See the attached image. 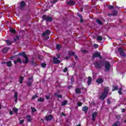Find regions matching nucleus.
<instances>
[{
	"instance_id": "1",
	"label": "nucleus",
	"mask_w": 126,
	"mask_h": 126,
	"mask_svg": "<svg viewBox=\"0 0 126 126\" xmlns=\"http://www.w3.org/2000/svg\"><path fill=\"white\" fill-rule=\"evenodd\" d=\"M109 91H110V89H109V87H106L104 88V91L102 93H101V95L99 96L100 100L101 101H104L107 98L108 96V94L109 93Z\"/></svg>"
},
{
	"instance_id": "2",
	"label": "nucleus",
	"mask_w": 126,
	"mask_h": 126,
	"mask_svg": "<svg viewBox=\"0 0 126 126\" xmlns=\"http://www.w3.org/2000/svg\"><path fill=\"white\" fill-rule=\"evenodd\" d=\"M18 56H21L25 58V61L23 60V63L25 64H27V63H29V58H28V57H27V55H26V53H25V52H20V53H19Z\"/></svg>"
},
{
	"instance_id": "3",
	"label": "nucleus",
	"mask_w": 126,
	"mask_h": 126,
	"mask_svg": "<svg viewBox=\"0 0 126 126\" xmlns=\"http://www.w3.org/2000/svg\"><path fill=\"white\" fill-rule=\"evenodd\" d=\"M43 20H46L47 22H52L53 21V18L50 16H47L46 15H44L42 17Z\"/></svg>"
},
{
	"instance_id": "4",
	"label": "nucleus",
	"mask_w": 126,
	"mask_h": 126,
	"mask_svg": "<svg viewBox=\"0 0 126 126\" xmlns=\"http://www.w3.org/2000/svg\"><path fill=\"white\" fill-rule=\"evenodd\" d=\"M119 53H120L121 57H126V55L124 51V49L122 47H120L118 50Z\"/></svg>"
},
{
	"instance_id": "5",
	"label": "nucleus",
	"mask_w": 126,
	"mask_h": 126,
	"mask_svg": "<svg viewBox=\"0 0 126 126\" xmlns=\"http://www.w3.org/2000/svg\"><path fill=\"white\" fill-rule=\"evenodd\" d=\"M102 63V61H100L99 63L98 62H95L94 63V64L96 68H98L99 69L101 68V64Z\"/></svg>"
},
{
	"instance_id": "6",
	"label": "nucleus",
	"mask_w": 126,
	"mask_h": 126,
	"mask_svg": "<svg viewBox=\"0 0 126 126\" xmlns=\"http://www.w3.org/2000/svg\"><path fill=\"white\" fill-rule=\"evenodd\" d=\"M105 69L107 70H110V68H111V64H110V62L106 61L105 63Z\"/></svg>"
},
{
	"instance_id": "7",
	"label": "nucleus",
	"mask_w": 126,
	"mask_h": 126,
	"mask_svg": "<svg viewBox=\"0 0 126 126\" xmlns=\"http://www.w3.org/2000/svg\"><path fill=\"white\" fill-rule=\"evenodd\" d=\"M25 5H26V3H25V1H22L20 2V5L19 6V9L20 10H22L24 7H25Z\"/></svg>"
},
{
	"instance_id": "8",
	"label": "nucleus",
	"mask_w": 126,
	"mask_h": 126,
	"mask_svg": "<svg viewBox=\"0 0 126 126\" xmlns=\"http://www.w3.org/2000/svg\"><path fill=\"white\" fill-rule=\"evenodd\" d=\"M52 63H54V64H58V63H61V61L59 60L57 57H54Z\"/></svg>"
},
{
	"instance_id": "9",
	"label": "nucleus",
	"mask_w": 126,
	"mask_h": 126,
	"mask_svg": "<svg viewBox=\"0 0 126 126\" xmlns=\"http://www.w3.org/2000/svg\"><path fill=\"white\" fill-rule=\"evenodd\" d=\"M44 120L45 121H47V122H49L50 121H52L53 120V115H50L46 116L45 117Z\"/></svg>"
},
{
	"instance_id": "10",
	"label": "nucleus",
	"mask_w": 126,
	"mask_h": 126,
	"mask_svg": "<svg viewBox=\"0 0 126 126\" xmlns=\"http://www.w3.org/2000/svg\"><path fill=\"white\" fill-rule=\"evenodd\" d=\"M66 3L68 5H70V6H73V5L75 4L76 2L75 1L69 0V1H67L66 2Z\"/></svg>"
},
{
	"instance_id": "11",
	"label": "nucleus",
	"mask_w": 126,
	"mask_h": 126,
	"mask_svg": "<svg viewBox=\"0 0 126 126\" xmlns=\"http://www.w3.org/2000/svg\"><path fill=\"white\" fill-rule=\"evenodd\" d=\"M98 115V113L96 112H94L92 115V121H93L94 122H95V120H96V117H97V116Z\"/></svg>"
},
{
	"instance_id": "12",
	"label": "nucleus",
	"mask_w": 126,
	"mask_h": 126,
	"mask_svg": "<svg viewBox=\"0 0 126 126\" xmlns=\"http://www.w3.org/2000/svg\"><path fill=\"white\" fill-rule=\"evenodd\" d=\"M50 34H51V32L50 31V30H48L45 31V32L42 33V36L43 37H45L46 35H50Z\"/></svg>"
},
{
	"instance_id": "13",
	"label": "nucleus",
	"mask_w": 126,
	"mask_h": 126,
	"mask_svg": "<svg viewBox=\"0 0 126 126\" xmlns=\"http://www.w3.org/2000/svg\"><path fill=\"white\" fill-rule=\"evenodd\" d=\"M99 56H100V52H96L93 55V59H95V58L98 57Z\"/></svg>"
},
{
	"instance_id": "14",
	"label": "nucleus",
	"mask_w": 126,
	"mask_h": 126,
	"mask_svg": "<svg viewBox=\"0 0 126 126\" xmlns=\"http://www.w3.org/2000/svg\"><path fill=\"white\" fill-rule=\"evenodd\" d=\"M96 83H98V84H101L104 82V80H103L102 79V78H100L97 79L96 80Z\"/></svg>"
},
{
	"instance_id": "15",
	"label": "nucleus",
	"mask_w": 126,
	"mask_h": 126,
	"mask_svg": "<svg viewBox=\"0 0 126 126\" xmlns=\"http://www.w3.org/2000/svg\"><path fill=\"white\" fill-rule=\"evenodd\" d=\"M89 108L88 107H87V106H85L84 107H83L82 108V111H83V112H84L85 114L87 113V112H88V110H89Z\"/></svg>"
},
{
	"instance_id": "16",
	"label": "nucleus",
	"mask_w": 126,
	"mask_h": 126,
	"mask_svg": "<svg viewBox=\"0 0 126 126\" xmlns=\"http://www.w3.org/2000/svg\"><path fill=\"white\" fill-rule=\"evenodd\" d=\"M14 97L15 98V103L17 102V99H18V94L17 93V92H15Z\"/></svg>"
},
{
	"instance_id": "17",
	"label": "nucleus",
	"mask_w": 126,
	"mask_h": 126,
	"mask_svg": "<svg viewBox=\"0 0 126 126\" xmlns=\"http://www.w3.org/2000/svg\"><path fill=\"white\" fill-rule=\"evenodd\" d=\"M92 82V77H91V76H89L88 78V81H87L88 86H89V85L91 84Z\"/></svg>"
},
{
	"instance_id": "18",
	"label": "nucleus",
	"mask_w": 126,
	"mask_h": 126,
	"mask_svg": "<svg viewBox=\"0 0 126 126\" xmlns=\"http://www.w3.org/2000/svg\"><path fill=\"white\" fill-rule=\"evenodd\" d=\"M75 93L76 94H80V93H81V89L76 88L75 89Z\"/></svg>"
},
{
	"instance_id": "19",
	"label": "nucleus",
	"mask_w": 126,
	"mask_h": 126,
	"mask_svg": "<svg viewBox=\"0 0 126 126\" xmlns=\"http://www.w3.org/2000/svg\"><path fill=\"white\" fill-rule=\"evenodd\" d=\"M23 80H24V77L20 76L19 78V82L21 84H22V83H23Z\"/></svg>"
},
{
	"instance_id": "20",
	"label": "nucleus",
	"mask_w": 126,
	"mask_h": 126,
	"mask_svg": "<svg viewBox=\"0 0 126 126\" xmlns=\"http://www.w3.org/2000/svg\"><path fill=\"white\" fill-rule=\"evenodd\" d=\"M9 49H10L9 47H4L2 50L3 53H4V54L7 53V51H8Z\"/></svg>"
},
{
	"instance_id": "21",
	"label": "nucleus",
	"mask_w": 126,
	"mask_h": 126,
	"mask_svg": "<svg viewBox=\"0 0 126 126\" xmlns=\"http://www.w3.org/2000/svg\"><path fill=\"white\" fill-rule=\"evenodd\" d=\"M96 23H98L99 25H103V23L102 22V21L99 19H97L96 20Z\"/></svg>"
},
{
	"instance_id": "22",
	"label": "nucleus",
	"mask_w": 126,
	"mask_h": 126,
	"mask_svg": "<svg viewBox=\"0 0 126 126\" xmlns=\"http://www.w3.org/2000/svg\"><path fill=\"white\" fill-rule=\"evenodd\" d=\"M22 63V62L21 61V59L19 58L16 61H15L14 62V63L15 64H16V63Z\"/></svg>"
},
{
	"instance_id": "23",
	"label": "nucleus",
	"mask_w": 126,
	"mask_h": 126,
	"mask_svg": "<svg viewBox=\"0 0 126 126\" xmlns=\"http://www.w3.org/2000/svg\"><path fill=\"white\" fill-rule=\"evenodd\" d=\"M31 65L33 66H37L38 64L36 62H34L33 61H32L31 62Z\"/></svg>"
},
{
	"instance_id": "24",
	"label": "nucleus",
	"mask_w": 126,
	"mask_h": 126,
	"mask_svg": "<svg viewBox=\"0 0 126 126\" xmlns=\"http://www.w3.org/2000/svg\"><path fill=\"white\" fill-rule=\"evenodd\" d=\"M26 118H28L27 119V122L28 123H30L31 122L32 119H31V115H27L26 116Z\"/></svg>"
},
{
	"instance_id": "25",
	"label": "nucleus",
	"mask_w": 126,
	"mask_h": 126,
	"mask_svg": "<svg viewBox=\"0 0 126 126\" xmlns=\"http://www.w3.org/2000/svg\"><path fill=\"white\" fill-rule=\"evenodd\" d=\"M119 89V87L118 86H113L112 91H116Z\"/></svg>"
},
{
	"instance_id": "26",
	"label": "nucleus",
	"mask_w": 126,
	"mask_h": 126,
	"mask_svg": "<svg viewBox=\"0 0 126 126\" xmlns=\"http://www.w3.org/2000/svg\"><path fill=\"white\" fill-rule=\"evenodd\" d=\"M75 54V53L74 52L69 51L68 52V56L69 57H72V56H74Z\"/></svg>"
},
{
	"instance_id": "27",
	"label": "nucleus",
	"mask_w": 126,
	"mask_h": 126,
	"mask_svg": "<svg viewBox=\"0 0 126 126\" xmlns=\"http://www.w3.org/2000/svg\"><path fill=\"white\" fill-rule=\"evenodd\" d=\"M6 65H7V66H8V67H10L11 66H12L11 61L7 62Z\"/></svg>"
},
{
	"instance_id": "28",
	"label": "nucleus",
	"mask_w": 126,
	"mask_h": 126,
	"mask_svg": "<svg viewBox=\"0 0 126 126\" xmlns=\"http://www.w3.org/2000/svg\"><path fill=\"white\" fill-rule=\"evenodd\" d=\"M112 15L114 16H117L118 15V11L114 10L112 12Z\"/></svg>"
},
{
	"instance_id": "29",
	"label": "nucleus",
	"mask_w": 126,
	"mask_h": 126,
	"mask_svg": "<svg viewBox=\"0 0 126 126\" xmlns=\"http://www.w3.org/2000/svg\"><path fill=\"white\" fill-rule=\"evenodd\" d=\"M54 95L55 97H58V98H63V95L58 94L57 93H55Z\"/></svg>"
},
{
	"instance_id": "30",
	"label": "nucleus",
	"mask_w": 126,
	"mask_h": 126,
	"mask_svg": "<svg viewBox=\"0 0 126 126\" xmlns=\"http://www.w3.org/2000/svg\"><path fill=\"white\" fill-rule=\"evenodd\" d=\"M19 35H16V36L13 39L14 42H16V41H18V40H19Z\"/></svg>"
},
{
	"instance_id": "31",
	"label": "nucleus",
	"mask_w": 126,
	"mask_h": 126,
	"mask_svg": "<svg viewBox=\"0 0 126 126\" xmlns=\"http://www.w3.org/2000/svg\"><path fill=\"white\" fill-rule=\"evenodd\" d=\"M111 99H112V98H109L107 99V103L108 104V105H111V104L112 103V101H111Z\"/></svg>"
},
{
	"instance_id": "32",
	"label": "nucleus",
	"mask_w": 126,
	"mask_h": 126,
	"mask_svg": "<svg viewBox=\"0 0 126 126\" xmlns=\"http://www.w3.org/2000/svg\"><path fill=\"white\" fill-rule=\"evenodd\" d=\"M67 104V100H64L63 102H62L61 105L62 106H65Z\"/></svg>"
},
{
	"instance_id": "33",
	"label": "nucleus",
	"mask_w": 126,
	"mask_h": 126,
	"mask_svg": "<svg viewBox=\"0 0 126 126\" xmlns=\"http://www.w3.org/2000/svg\"><path fill=\"white\" fill-rule=\"evenodd\" d=\"M122 91H123V88H120L118 91V93L119 95H122L123 94V92H122Z\"/></svg>"
},
{
	"instance_id": "34",
	"label": "nucleus",
	"mask_w": 126,
	"mask_h": 126,
	"mask_svg": "<svg viewBox=\"0 0 126 126\" xmlns=\"http://www.w3.org/2000/svg\"><path fill=\"white\" fill-rule=\"evenodd\" d=\"M5 42H6V43H7V45H8V46L11 45V41H10V40H5Z\"/></svg>"
},
{
	"instance_id": "35",
	"label": "nucleus",
	"mask_w": 126,
	"mask_h": 126,
	"mask_svg": "<svg viewBox=\"0 0 126 126\" xmlns=\"http://www.w3.org/2000/svg\"><path fill=\"white\" fill-rule=\"evenodd\" d=\"M31 109L32 110V113H35V112H37V109H36L34 107H31Z\"/></svg>"
},
{
	"instance_id": "36",
	"label": "nucleus",
	"mask_w": 126,
	"mask_h": 126,
	"mask_svg": "<svg viewBox=\"0 0 126 126\" xmlns=\"http://www.w3.org/2000/svg\"><path fill=\"white\" fill-rule=\"evenodd\" d=\"M115 118L117 119V120H120L122 119V116H121V115H115Z\"/></svg>"
},
{
	"instance_id": "37",
	"label": "nucleus",
	"mask_w": 126,
	"mask_h": 126,
	"mask_svg": "<svg viewBox=\"0 0 126 126\" xmlns=\"http://www.w3.org/2000/svg\"><path fill=\"white\" fill-rule=\"evenodd\" d=\"M97 41H102L103 40V37L101 36H98L97 37Z\"/></svg>"
},
{
	"instance_id": "38",
	"label": "nucleus",
	"mask_w": 126,
	"mask_h": 126,
	"mask_svg": "<svg viewBox=\"0 0 126 126\" xmlns=\"http://www.w3.org/2000/svg\"><path fill=\"white\" fill-rule=\"evenodd\" d=\"M44 98L42 97H40L39 99H37V102H44Z\"/></svg>"
},
{
	"instance_id": "39",
	"label": "nucleus",
	"mask_w": 126,
	"mask_h": 126,
	"mask_svg": "<svg viewBox=\"0 0 126 126\" xmlns=\"http://www.w3.org/2000/svg\"><path fill=\"white\" fill-rule=\"evenodd\" d=\"M58 1H59V0H53L52 1H51V3L53 4H56V3L58 2Z\"/></svg>"
},
{
	"instance_id": "40",
	"label": "nucleus",
	"mask_w": 126,
	"mask_h": 126,
	"mask_svg": "<svg viewBox=\"0 0 126 126\" xmlns=\"http://www.w3.org/2000/svg\"><path fill=\"white\" fill-rule=\"evenodd\" d=\"M61 48H62V45H60V44H57L56 46V49H57V50H60V49H61Z\"/></svg>"
},
{
	"instance_id": "41",
	"label": "nucleus",
	"mask_w": 126,
	"mask_h": 126,
	"mask_svg": "<svg viewBox=\"0 0 126 126\" xmlns=\"http://www.w3.org/2000/svg\"><path fill=\"white\" fill-rule=\"evenodd\" d=\"M13 111L16 113V114H17L18 112V109L16 108H13Z\"/></svg>"
},
{
	"instance_id": "42",
	"label": "nucleus",
	"mask_w": 126,
	"mask_h": 126,
	"mask_svg": "<svg viewBox=\"0 0 126 126\" xmlns=\"http://www.w3.org/2000/svg\"><path fill=\"white\" fill-rule=\"evenodd\" d=\"M81 52H82V53H84V54H87V53H89L88 51H87L86 50H82Z\"/></svg>"
},
{
	"instance_id": "43",
	"label": "nucleus",
	"mask_w": 126,
	"mask_h": 126,
	"mask_svg": "<svg viewBox=\"0 0 126 126\" xmlns=\"http://www.w3.org/2000/svg\"><path fill=\"white\" fill-rule=\"evenodd\" d=\"M35 98H38V95L37 94H35V95H33L32 98V100L35 99Z\"/></svg>"
},
{
	"instance_id": "44",
	"label": "nucleus",
	"mask_w": 126,
	"mask_h": 126,
	"mask_svg": "<svg viewBox=\"0 0 126 126\" xmlns=\"http://www.w3.org/2000/svg\"><path fill=\"white\" fill-rule=\"evenodd\" d=\"M46 65H47V64L45 63H41V66H42V67H43V68H45V67H46Z\"/></svg>"
},
{
	"instance_id": "45",
	"label": "nucleus",
	"mask_w": 126,
	"mask_h": 126,
	"mask_svg": "<svg viewBox=\"0 0 126 126\" xmlns=\"http://www.w3.org/2000/svg\"><path fill=\"white\" fill-rule=\"evenodd\" d=\"M94 47L95 48V49H97V48H99V45L97 44H94Z\"/></svg>"
},
{
	"instance_id": "46",
	"label": "nucleus",
	"mask_w": 126,
	"mask_h": 126,
	"mask_svg": "<svg viewBox=\"0 0 126 126\" xmlns=\"http://www.w3.org/2000/svg\"><path fill=\"white\" fill-rule=\"evenodd\" d=\"M27 85L29 87H30V86H32V83L31 82H28L27 83Z\"/></svg>"
},
{
	"instance_id": "47",
	"label": "nucleus",
	"mask_w": 126,
	"mask_h": 126,
	"mask_svg": "<svg viewBox=\"0 0 126 126\" xmlns=\"http://www.w3.org/2000/svg\"><path fill=\"white\" fill-rule=\"evenodd\" d=\"M23 123H24V119H22V120H20V122H19V124L22 125V124H23Z\"/></svg>"
},
{
	"instance_id": "48",
	"label": "nucleus",
	"mask_w": 126,
	"mask_h": 126,
	"mask_svg": "<svg viewBox=\"0 0 126 126\" xmlns=\"http://www.w3.org/2000/svg\"><path fill=\"white\" fill-rule=\"evenodd\" d=\"M109 9H114V6L113 5H109L108 6Z\"/></svg>"
},
{
	"instance_id": "49",
	"label": "nucleus",
	"mask_w": 126,
	"mask_h": 126,
	"mask_svg": "<svg viewBox=\"0 0 126 126\" xmlns=\"http://www.w3.org/2000/svg\"><path fill=\"white\" fill-rule=\"evenodd\" d=\"M77 105L79 107H80L81 106H82V102H78Z\"/></svg>"
},
{
	"instance_id": "50",
	"label": "nucleus",
	"mask_w": 126,
	"mask_h": 126,
	"mask_svg": "<svg viewBox=\"0 0 126 126\" xmlns=\"http://www.w3.org/2000/svg\"><path fill=\"white\" fill-rule=\"evenodd\" d=\"M68 69H67V67H65L64 69L63 70V72H66Z\"/></svg>"
},
{
	"instance_id": "51",
	"label": "nucleus",
	"mask_w": 126,
	"mask_h": 126,
	"mask_svg": "<svg viewBox=\"0 0 126 126\" xmlns=\"http://www.w3.org/2000/svg\"><path fill=\"white\" fill-rule=\"evenodd\" d=\"M15 30H10V32L11 33H13V34H14V33H15Z\"/></svg>"
},
{
	"instance_id": "52",
	"label": "nucleus",
	"mask_w": 126,
	"mask_h": 126,
	"mask_svg": "<svg viewBox=\"0 0 126 126\" xmlns=\"http://www.w3.org/2000/svg\"><path fill=\"white\" fill-rule=\"evenodd\" d=\"M74 58L76 61H78V57L76 55H74Z\"/></svg>"
},
{
	"instance_id": "53",
	"label": "nucleus",
	"mask_w": 126,
	"mask_h": 126,
	"mask_svg": "<svg viewBox=\"0 0 126 126\" xmlns=\"http://www.w3.org/2000/svg\"><path fill=\"white\" fill-rule=\"evenodd\" d=\"M74 81V78H71V83H73V81Z\"/></svg>"
},
{
	"instance_id": "54",
	"label": "nucleus",
	"mask_w": 126,
	"mask_h": 126,
	"mask_svg": "<svg viewBox=\"0 0 126 126\" xmlns=\"http://www.w3.org/2000/svg\"><path fill=\"white\" fill-rule=\"evenodd\" d=\"M9 114H10V115L11 116L12 115H13V111L10 110V111H9Z\"/></svg>"
},
{
	"instance_id": "55",
	"label": "nucleus",
	"mask_w": 126,
	"mask_h": 126,
	"mask_svg": "<svg viewBox=\"0 0 126 126\" xmlns=\"http://www.w3.org/2000/svg\"><path fill=\"white\" fill-rule=\"evenodd\" d=\"M32 79H33V76H32L29 78V81H30V80H32Z\"/></svg>"
},
{
	"instance_id": "56",
	"label": "nucleus",
	"mask_w": 126,
	"mask_h": 126,
	"mask_svg": "<svg viewBox=\"0 0 126 126\" xmlns=\"http://www.w3.org/2000/svg\"><path fill=\"white\" fill-rule=\"evenodd\" d=\"M46 99H47V100H49V99H50V95H46Z\"/></svg>"
},
{
	"instance_id": "57",
	"label": "nucleus",
	"mask_w": 126,
	"mask_h": 126,
	"mask_svg": "<svg viewBox=\"0 0 126 126\" xmlns=\"http://www.w3.org/2000/svg\"><path fill=\"white\" fill-rule=\"evenodd\" d=\"M78 16L79 17H80V18H82V15L81 14H78Z\"/></svg>"
},
{
	"instance_id": "58",
	"label": "nucleus",
	"mask_w": 126,
	"mask_h": 126,
	"mask_svg": "<svg viewBox=\"0 0 126 126\" xmlns=\"http://www.w3.org/2000/svg\"><path fill=\"white\" fill-rule=\"evenodd\" d=\"M62 116H63V117H65L66 116V115H65L64 113H63V112H62L61 113Z\"/></svg>"
},
{
	"instance_id": "59",
	"label": "nucleus",
	"mask_w": 126,
	"mask_h": 126,
	"mask_svg": "<svg viewBox=\"0 0 126 126\" xmlns=\"http://www.w3.org/2000/svg\"><path fill=\"white\" fill-rule=\"evenodd\" d=\"M98 58H99V59H103V57H102L101 56V53H99V56H98Z\"/></svg>"
},
{
	"instance_id": "60",
	"label": "nucleus",
	"mask_w": 126,
	"mask_h": 126,
	"mask_svg": "<svg viewBox=\"0 0 126 126\" xmlns=\"http://www.w3.org/2000/svg\"><path fill=\"white\" fill-rule=\"evenodd\" d=\"M82 22H83V19H82V18H80V23H82Z\"/></svg>"
},
{
	"instance_id": "61",
	"label": "nucleus",
	"mask_w": 126,
	"mask_h": 126,
	"mask_svg": "<svg viewBox=\"0 0 126 126\" xmlns=\"http://www.w3.org/2000/svg\"><path fill=\"white\" fill-rule=\"evenodd\" d=\"M125 112H126V109H122V113H125Z\"/></svg>"
},
{
	"instance_id": "62",
	"label": "nucleus",
	"mask_w": 126,
	"mask_h": 126,
	"mask_svg": "<svg viewBox=\"0 0 126 126\" xmlns=\"http://www.w3.org/2000/svg\"><path fill=\"white\" fill-rule=\"evenodd\" d=\"M60 58H61V55H60V54H57V59H60Z\"/></svg>"
},
{
	"instance_id": "63",
	"label": "nucleus",
	"mask_w": 126,
	"mask_h": 126,
	"mask_svg": "<svg viewBox=\"0 0 126 126\" xmlns=\"http://www.w3.org/2000/svg\"><path fill=\"white\" fill-rule=\"evenodd\" d=\"M72 86L71 85H69L68 86V89H70V88H71Z\"/></svg>"
},
{
	"instance_id": "64",
	"label": "nucleus",
	"mask_w": 126,
	"mask_h": 126,
	"mask_svg": "<svg viewBox=\"0 0 126 126\" xmlns=\"http://www.w3.org/2000/svg\"><path fill=\"white\" fill-rule=\"evenodd\" d=\"M45 39L48 40V39H50V37H49L48 36H45Z\"/></svg>"
}]
</instances>
